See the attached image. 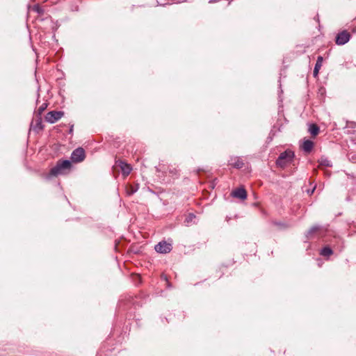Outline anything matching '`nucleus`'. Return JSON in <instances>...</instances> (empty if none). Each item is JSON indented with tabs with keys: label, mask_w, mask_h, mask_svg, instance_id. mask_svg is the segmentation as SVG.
<instances>
[{
	"label": "nucleus",
	"mask_w": 356,
	"mask_h": 356,
	"mask_svg": "<svg viewBox=\"0 0 356 356\" xmlns=\"http://www.w3.org/2000/svg\"><path fill=\"white\" fill-rule=\"evenodd\" d=\"M72 168V163L68 160H58L48 175V177H58V175L68 173Z\"/></svg>",
	"instance_id": "f257e3e1"
},
{
	"label": "nucleus",
	"mask_w": 356,
	"mask_h": 356,
	"mask_svg": "<svg viewBox=\"0 0 356 356\" xmlns=\"http://www.w3.org/2000/svg\"><path fill=\"white\" fill-rule=\"evenodd\" d=\"M294 156L293 152L291 150H286L281 153L276 161V163L280 168H284L286 165L290 163Z\"/></svg>",
	"instance_id": "f03ea898"
},
{
	"label": "nucleus",
	"mask_w": 356,
	"mask_h": 356,
	"mask_svg": "<svg viewBox=\"0 0 356 356\" xmlns=\"http://www.w3.org/2000/svg\"><path fill=\"white\" fill-rule=\"evenodd\" d=\"M86 158L85 150L82 147L75 149L71 154V160L74 163L83 161Z\"/></svg>",
	"instance_id": "7ed1b4c3"
},
{
	"label": "nucleus",
	"mask_w": 356,
	"mask_h": 356,
	"mask_svg": "<svg viewBox=\"0 0 356 356\" xmlns=\"http://www.w3.org/2000/svg\"><path fill=\"white\" fill-rule=\"evenodd\" d=\"M64 115V112L53 111L47 113L45 120L51 124L55 123Z\"/></svg>",
	"instance_id": "20e7f679"
},
{
	"label": "nucleus",
	"mask_w": 356,
	"mask_h": 356,
	"mask_svg": "<svg viewBox=\"0 0 356 356\" xmlns=\"http://www.w3.org/2000/svg\"><path fill=\"white\" fill-rule=\"evenodd\" d=\"M172 250V245L170 243H168L165 241L159 242L156 246H155V250L157 252L166 254L171 251Z\"/></svg>",
	"instance_id": "39448f33"
},
{
	"label": "nucleus",
	"mask_w": 356,
	"mask_h": 356,
	"mask_svg": "<svg viewBox=\"0 0 356 356\" xmlns=\"http://www.w3.org/2000/svg\"><path fill=\"white\" fill-rule=\"evenodd\" d=\"M113 168L115 169L119 168L122 170L124 177L128 176L132 170L129 164H127L122 161H117Z\"/></svg>",
	"instance_id": "423d86ee"
},
{
	"label": "nucleus",
	"mask_w": 356,
	"mask_h": 356,
	"mask_svg": "<svg viewBox=\"0 0 356 356\" xmlns=\"http://www.w3.org/2000/svg\"><path fill=\"white\" fill-rule=\"evenodd\" d=\"M350 38V33L346 31H343L337 35L335 42L339 45H343L349 41Z\"/></svg>",
	"instance_id": "0eeeda50"
},
{
	"label": "nucleus",
	"mask_w": 356,
	"mask_h": 356,
	"mask_svg": "<svg viewBox=\"0 0 356 356\" xmlns=\"http://www.w3.org/2000/svg\"><path fill=\"white\" fill-rule=\"evenodd\" d=\"M232 195L234 197H237L241 200H245L247 197V192L244 188H236L232 192Z\"/></svg>",
	"instance_id": "6e6552de"
},
{
	"label": "nucleus",
	"mask_w": 356,
	"mask_h": 356,
	"mask_svg": "<svg viewBox=\"0 0 356 356\" xmlns=\"http://www.w3.org/2000/svg\"><path fill=\"white\" fill-rule=\"evenodd\" d=\"M229 162V165L237 169H241L244 166L243 160L239 157L232 158Z\"/></svg>",
	"instance_id": "1a4fd4ad"
},
{
	"label": "nucleus",
	"mask_w": 356,
	"mask_h": 356,
	"mask_svg": "<svg viewBox=\"0 0 356 356\" xmlns=\"http://www.w3.org/2000/svg\"><path fill=\"white\" fill-rule=\"evenodd\" d=\"M31 126L34 129H38L41 130L43 129V126L42 124V118L40 115H35L34 118L32 120Z\"/></svg>",
	"instance_id": "9d476101"
},
{
	"label": "nucleus",
	"mask_w": 356,
	"mask_h": 356,
	"mask_svg": "<svg viewBox=\"0 0 356 356\" xmlns=\"http://www.w3.org/2000/svg\"><path fill=\"white\" fill-rule=\"evenodd\" d=\"M323 58L321 56H319L317 58L316 63L315 65L314 69V76L317 77L319 70L322 67Z\"/></svg>",
	"instance_id": "9b49d317"
},
{
	"label": "nucleus",
	"mask_w": 356,
	"mask_h": 356,
	"mask_svg": "<svg viewBox=\"0 0 356 356\" xmlns=\"http://www.w3.org/2000/svg\"><path fill=\"white\" fill-rule=\"evenodd\" d=\"M314 145V144L312 140H306L304 141L302 148L305 152L309 153L312 150Z\"/></svg>",
	"instance_id": "f8f14e48"
},
{
	"label": "nucleus",
	"mask_w": 356,
	"mask_h": 356,
	"mask_svg": "<svg viewBox=\"0 0 356 356\" xmlns=\"http://www.w3.org/2000/svg\"><path fill=\"white\" fill-rule=\"evenodd\" d=\"M318 168L320 169H323L325 167H332V163L330 161H329L328 159L326 157H321L318 160Z\"/></svg>",
	"instance_id": "ddd939ff"
},
{
	"label": "nucleus",
	"mask_w": 356,
	"mask_h": 356,
	"mask_svg": "<svg viewBox=\"0 0 356 356\" xmlns=\"http://www.w3.org/2000/svg\"><path fill=\"white\" fill-rule=\"evenodd\" d=\"M309 131L312 136L315 137L319 133V127L316 124H312L309 126Z\"/></svg>",
	"instance_id": "4468645a"
},
{
	"label": "nucleus",
	"mask_w": 356,
	"mask_h": 356,
	"mask_svg": "<svg viewBox=\"0 0 356 356\" xmlns=\"http://www.w3.org/2000/svg\"><path fill=\"white\" fill-rule=\"evenodd\" d=\"M332 253H333V252H332V249L330 248L329 247H325L324 248L322 249V250L321 252V254L324 257H329L331 254H332Z\"/></svg>",
	"instance_id": "2eb2a0df"
},
{
	"label": "nucleus",
	"mask_w": 356,
	"mask_h": 356,
	"mask_svg": "<svg viewBox=\"0 0 356 356\" xmlns=\"http://www.w3.org/2000/svg\"><path fill=\"white\" fill-rule=\"evenodd\" d=\"M46 108H47V104H43L41 106H40L38 108V111L35 112V115L41 116L42 113L46 109Z\"/></svg>",
	"instance_id": "dca6fc26"
},
{
	"label": "nucleus",
	"mask_w": 356,
	"mask_h": 356,
	"mask_svg": "<svg viewBox=\"0 0 356 356\" xmlns=\"http://www.w3.org/2000/svg\"><path fill=\"white\" fill-rule=\"evenodd\" d=\"M136 191H137V188H134L133 186H129L127 188V193L129 195H133Z\"/></svg>",
	"instance_id": "f3484780"
},
{
	"label": "nucleus",
	"mask_w": 356,
	"mask_h": 356,
	"mask_svg": "<svg viewBox=\"0 0 356 356\" xmlns=\"http://www.w3.org/2000/svg\"><path fill=\"white\" fill-rule=\"evenodd\" d=\"M33 10L37 11L39 13H42V9H41V8L39 6H34Z\"/></svg>",
	"instance_id": "a211bd4d"
},
{
	"label": "nucleus",
	"mask_w": 356,
	"mask_h": 356,
	"mask_svg": "<svg viewBox=\"0 0 356 356\" xmlns=\"http://www.w3.org/2000/svg\"><path fill=\"white\" fill-rule=\"evenodd\" d=\"M161 277H162V279H163L164 280H165V281L167 282V285H168V286H170V283H169V282H168V277H167V275H161Z\"/></svg>",
	"instance_id": "6ab92c4d"
},
{
	"label": "nucleus",
	"mask_w": 356,
	"mask_h": 356,
	"mask_svg": "<svg viewBox=\"0 0 356 356\" xmlns=\"http://www.w3.org/2000/svg\"><path fill=\"white\" fill-rule=\"evenodd\" d=\"M316 230H318V227H312V228L311 229V231H310V232H316Z\"/></svg>",
	"instance_id": "aec40b11"
}]
</instances>
